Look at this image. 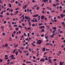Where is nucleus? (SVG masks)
<instances>
[{
  "instance_id": "62",
  "label": "nucleus",
  "mask_w": 65,
  "mask_h": 65,
  "mask_svg": "<svg viewBox=\"0 0 65 65\" xmlns=\"http://www.w3.org/2000/svg\"><path fill=\"white\" fill-rule=\"evenodd\" d=\"M62 12L65 13V9L63 10V11H62Z\"/></svg>"
},
{
  "instance_id": "38",
  "label": "nucleus",
  "mask_w": 65,
  "mask_h": 65,
  "mask_svg": "<svg viewBox=\"0 0 65 65\" xmlns=\"http://www.w3.org/2000/svg\"><path fill=\"white\" fill-rule=\"evenodd\" d=\"M3 61V60L1 59H0V62H2Z\"/></svg>"
},
{
  "instance_id": "46",
  "label": "nucleus",
  "mask_w": 65,
  "mask_h": 65,
  "mask_svg": "<svg viewBox=\"0 0 65 65\" xmlns=\"http://www.w3.org/2000/svg\"><path fill=\"white\" fill-rule=\"evenodd\" d=\"M13 11V9H11L10 11L11 12H12V11Z\"/></svg>"
},
{
  "instance_id": "23",
  "label": "nucleus",
  "mask_w": 65,
  "mask_h": 65,
  "mask_svg": "<svg viewBox=\"0 0 65 65\" xmlns=\"http://www.w3.org/2000/svg\"><path fill=\"white\" fill-rule=\"evenodd\" d=\"M7 46H8V44H5V46L6 47H7Z\"/></svg>"
},
{
  "instance_id": "13",
  "label": "nucleus",
  "mask_w": 65,
  "mask_h": 65,
  "mask_svg": "<svg viewBox=\"0 0 65 65\" xmlns=\"http://www.w3.org/2000/svg\"><path fill=\"white\" fill-rule=\"evenodd\" d=\"M60 65H63V63L62 62L60 61Z\"/></svg>"
},
{
  "instance_id": "55",
  "label": "nucleus",
  "mask_w": 65,
  "mask_h": 65,
  "mask_svg": "<svg viewBox=\"0 0 65 65\" xmlns=\"http://www.w3.org/2000/svg\"><path fill=\"white\" fill-rule=\"evenodd\" d=\"M3 36H5V33H3Z\"/></svg>"
},
{
  "instance_id": "49",
  "label": "nucleus",
  "mask_w": 65,
  "mask_h": 65,
  "mask_svg": "<svg viewBox=\"0 0 65 65\" xmlns=\"http://www.w3.org/2000/svg\"><path fill=\"white\" fill-rule=\"evenodd\" d=\"M49 51V49H46V51Z\"/></svg>"
},
{
  "instance_id": "22",
  "label": "nucleus",
  "mask_w": 65,
  "mask_h": 65,
  "mask_svg": "<svg viewBox=\"0 0 65 65\" xmlns=\"http://www.w3.org/2000/svg\"><path fill=\"white\" fill-rule=\"evenodd\" d=\"M38 21V20L37 19L35 20V22H37Z\"/></svg>"
},
{
  "instance_id": "60",
  "label": "nucleus",
  "mask_w": 65,
  "mask_h": 65,
  "mask_svg": "<svg viewBox=\"0 0 65 65\" xmlns=\"http://www.w3.org/2000/svg\"><path fill=\"white\" fill-rule=\"evenodd\" d=\"M51 16L50 15H49V16H48V18H51Z\"/></svg>"
},
{
  "instance_id": "50",
  "label": "nucleus",
  "mask_w": 65,
  "mask_h": 65,
  "mask_svg": "<svg viewBox=\"0 0 65 65\" xmlns=\"http://www.w3.org/2000/svg\"><path fill=\"white\" fill-rule=\"evenodd\" d=\"M14 27H17V25H14Z\"/></svg>"
},
{
  "instance_id": "18",
  "label": "nucleus",
  "mask_w": 65,
  "mask_h": 65,
  "mask_svg": "<svg viewBox=\"0 0 65 65\" xmlns=\"http://www.w3.org/2000/svg\"><path fill=\"white\" fill-rule=\"evenodd\" d=\"M15 54L17 56V55H18V51L16 52L15 53Z\"/></svg>"
},
{
  "instance_id": "4",
  "label": "nucleus",
  "mask_w": 65,
  "mask_h": 65,
  "mask_svg": "<svg viewBox=\"0 0 65 65\" xmlns=\"http://www.w3.org/2000/svg\"><path fill=\"white\" fill-rule=\"evenodd\" d=\"M38 14H37L36 15H34L33 16V17H38Z\"/></svg>"
},
{
  "instance_id": "56",
  "label": "nucleus",
  "mask_w": 65,
  "mask_h": 65,
  "mask_svg": "<svg viewBox=\"0 0 65 65\" xmlns=\"http://www.w3.org/2000/svg\"><path fill=\"white\" fill-rule=\"evenodd\" d=\"M32 26H33V27H34V26H35V24H32Z\"/></svg>"
},
{
  "instance_id": "25",
  "label": "nucleus",
  "mask_w": 65,
  "mask_h": 65,
  "mask_svg": "<svg viewBox=\"0 0 65 65\" xmlns=\"http://www.w3.org/2000/svg\"><path fill=\"white\" fill-rule=\"evenodd\" d=\"M19 28L18 27H17V28H15V30H16L17 31H18V30H19Z\"/></svg>"
},
{
  "instance_id": "24",
  "label": "nucleus",
  "mask_w": 65,
  "mask_h": 65,
  "mask_svg": "<svg viewBox=\"0 0 65 65\" xmlns=\"http://www.w3.org/2000/svg\"><path fill=\"white\" fill-rule=\"evenodd\" d=\"M46 1H47V2L48 1V0H44V2L45 3Z\"/></svg>"
},
{
  "instance_id": "59",
  "label": "nucleus",
  "mask_w": 65,
  "mask_h": 65,
  "mask_svg": "<svg viewBox=\"0 0 65 65\" xmlns=\"http://www.w3.org/2000/svg\"><path fill=\"white\" fill-rule=\"evenodd\" d=\"M45 60H48V59L47 58H45Z\"/></svg>"
},
{
  "instance_id": "33",
  "label": "nucleus",
  "mask_w": 65,
  "mask_h": 65,
  "mask_svg": "<svg viewBox=\"0 0 65 65\" xmlns=\"http://www.w3.org/2000/svg\"><path fill=\"white\" fill-rule=\"evenodd\" d=\"M29 34H29V33H28V34H27V37L28 38V37H29Z\"/></svg>"
},
{
  "instance_id": "35",
  "label": "nucleus",
  "mask_w": 65,
  "mask_h": 65,
  "mask_svg": "<svg viewBox=\"0 0 65 65\" xmlns=\"http://www.w3.org/2000/svg\"><path fill=\"white\" fill-rule=\"evenodd\" d=\"M11 59H15V58H14V57H11Z\"/></svg>"
},
{
  "instance_id": "37",
  "label": "nucleus",
  "mask_w": 65,
  "mask_h": 65,
  "mask_svg": "<svg viewBox=\"0 0 65 65\" xmlns=\"http://www.w3.org/2000/svg\"><path fill=\"white\" fill-rule=\"evenodd\" d=\"M29 50L30 52H31V51H32V49H30V48H29Z\"/></svg>"
},
{
  "instance_id": "14",
  "label": "nucleus",
  "mask_w": 65,
  "mask_h": 65,
  "mask_svg": "<svg viewBox=\"0 0 65 65\" xmlns=\"http://www.w3.org/2000/svg\"><path fill=\"white\" fill-rule=\"evenodd\" d=\"M8 5L10 7H11V4L10 3L8 4Z\"/></svg>"
},
{
  "instance_id": "54",
  "label": "nucleus",
  "mask_w": 65,
  "mask_h": 65,
  "mask_svg": "<svg viewBox=\"0 0 65 65\" xmlns=\"http://www.w3.org/2000/svg\"><path fill=\"white\" fill-rule=\"evenodd\" d=\"M53 29H56L57 28H56V27H54Z\"/></svg>"
},
{
  "instance_id": "39",
  "label": "nucleus",
  "mask_w": 65,
  "mask_h": 65,
  "mask_svg": "<svg viewBox=\"0 0 65 65\" xmlns=\"http://www.w3.org/2000/svg\"><path fill=\"white\" fill-rule=\"evenodd\" d=\"M47 20V18L46 17H45V21H46Z\"/></svg>"
},
{
  "instance_id": "15",
  "label": "nucleus",
  "mask_w": 65,
  "mask_h": 65,
  "mask_svg": "<svg viewBox=\"0 0 65 65\" xmlns=\"http://www.w3.org/2000/svg\"><path fill=\"white\" fill-rule=\"evenodd\" d=\"M19 46V45L17 44L14 46V47H17V46Z\"/></svg>"
},
{
  "instance_id": "58",
  "label": "nucleus",
  "mask_w": 65,
  "mask_h": 65,
  "mask_svg": "<svg viewBox=\"0 0 65 65\" xmlns=\"http://www.w3.org/2000/svg\"><path fill=\"white\" fill-rule=\"evenodd\" d=\"M63 32V31H60V33H62V32Z\"/></svg>"
},
{
  "instance_id": "2",
  "label": "nucleus",
  "mask_w": 65,
  "mask_h": 65,
  "mask_svg": "<svg viewBox=\"0 0 65 65\" xmlns=\"http://www.w3.org/2000/svg\"><path fill=\"white\" fill-rule=\"evenodd\" d=\"M65 16V15H63V14H62L60 15V17L61 18H63Z\"/></svg>"
},
{
  "instance_id": "12",
  "label": "nucleus",
  "mask_w": 65,
  "mask_h": 65,
  "mask_svg": "<svg viewBox=\"0 0 65 65\" xmlns=\"http://www.w3.org/2000/svg\"><path fill=\"white\" fill-rule=\"evenodd\" d=\"M18 51L19 52H20V53H22V52L21 51L20 49H18Z\"/></svg>"
},
{
  "instance_id": "42",
  "label": "nucleus",
  "mask_w": 65,
  "mask_h": 65,
  "mask_svg": "<svg viewBox=\"0 0 65 65\" xmlns=\"http://www.w3.org/2000/svg\"><path fill=\"white\" fill-rule=\"evenodd\" d=\"M27 11L28 12H29V9H27Z\"/></svg>"
},
{
  "instance_id": "7",
  "label": "nucleus",
  "mask_w": 65,
  "mask_h": 65,
  "mask_svg": "<svg viewBox=\"0 0 65 65\" xmlns=\"http://www.w3.org/2000/svg\"><path fill=\"white\" fill-rule=\"evenodd\" d=\"M27 5H24V6L23 7V9H25V8H26V7H27Z\"/></svg>"
},
{
  "instance_id": "52",
  "label": "nucleus",
  "mask_w": 65,
  "mask_h": 65,
  "mask_svg": "<svg viewBox=\"0 0 65 65\" xmlns=\"http://www.w3.org/2000/svg\"><path fill=\"white\" fill-rule=\"evenodd\" d=\"M50 45L51 46H53V44H52L51 43L50 44Z\"/></svg>"
},
{
  "instance_id": "26",
  "label": "nucleus",
  "mask_w": 65,
  "mask_h": 65,
  "mask_svg": "<svg viewBox=\"0 0 65 65\" xmlns=\"http://www.w3.org/2000/svg\"><path fill=\"white\" fill-rule=\"evenodd\" d=\"M1 29H4V27L3 26H1Z\"/></svg>"
},
{
  "instance_id": "31",
  "label": "nucleus",
  "mask_w": 65,
  "mask_h": 65,
  "mask_svg": "<svg viewBox=\"0 0 65 65\" xmlns=\"http://www.w3.org/2000/svg\"><path fill=\"white\" fill-rule=\"evenodd\" d=\"M53 6H55V7H56V5L55 4H53Z\"/></svg>"
},
{
  "instance_id": "40",
  "label": "nucleus",
  "mask_w": 65,
  "mask_h": 65,
  "mask_svg": "<svg viewBox=\"0 0 65 65\" xmlns=\"http://www.w3.org/2000/svg\"><path fill=\"white\" fill-rule=\"evenodd\" d=\"M39 28L40 29H42V26H40L39 27Z\"/></svg>"
},
{
  "instance_id": "17",
  "label": "nucleus",
  "mask_w": 65,
  "mask_h": 65,
  "mask_svg": "<svg viewBox=\"0 0 65 65\" xmlns=\"http://www.w3.org/2000/svg\"><path fill=\"white\" fill-rule=\"evenodd\" d=\"M26 63H32V62L31 61H27L26 62Z\"/></svg>"
},
{
  "instance_id": "21",
  "label": "nucleus",
  "mask_w": 65,
  "mask_h": 65,
  "mask_svg": "<svg viewBox=\"0 0 65 65\" xmlns=\"http://www.w3.org/2000/svg\"><path fill=\"white\" fill-rule=\"evenodd\" d=\"M42 31V32H44V29H42V30L40 31V32Z\"/></svg>"
},
{
  "instance_id": "19",
  "label": "nucleus",
  "mask_w": 65,
  "mask_h": 65,
  "mask_svg": "<svg viewBox=\"0 0 65 65\" xmlns=\"http://www.w3.org/2000/svg\"><path fill=\"white\" fill-rule=\"evenodd\" d=\"M36 9L37 10H39V7H37V8Z\"/></svg>"
},
{
  "instance_id": "45",
  "label": "nucleus",
  "mask_w": 65,
  "mask_h": 65,
  "mask_svg": "<svg viewBox=\"0 0 65 65\" xmlns=\"http://www.w3.org/2000/svg\"><path fill=\"white\" fill-rule=\"evenodd\" d=\"M11 56L12 57H14V55H12Z\"/></svg>"
},
{
  "instance_id": "57",
  "label": "nucleus",
  "mask_w": 65,
  "mask_h": 65,
  "mask_svg": "<svg viewBox=\"0 0 65 65\" xmlns=\"http://www.w3.org/2000/svg\"><path fill=\"white\" fill-rule=\"evenodd\" d=\"M29 55V53H27L26 54V56H28Z\"/></svg>"
},
{
  "instance_id": "8",
  "label": "nucleus",
  "mask_w": 65,
  "mask_h": 65,
  "mask_svg": "<svg viewBox=\"0 0 65 65\" xmlns=\"http://www.w3.org/2000/svg\"><path fill=\"white\" fill-rule=\"evenodd\" d=\"M29 18V17H27V16H25V19H26V20H28V19Z\"/></svg>"
},
{
  "instance_id": "32",
  "label": "nucleus",
  "mask_w": 65,
  "mask_h": 65,
  "mask_svg": "<svg viewBox=\"0 0 65 65\" xmlns=\"http://www.w3.org/2000/svg\"><path fill=\"white\" fill-rule=\"evenodd\" d=\"M32 21L33 22H35V20H31V22H32Z\"/></svg>"
},
{
  "instance_id": "20",
  "label": "nucleus",
  "mask_w": 65,
  "mask_h": 65,
  "mask_svg": "<svg viewBox=\"0 0 65 65\" xmlns=\"http://www.w3.org/2000/svg\"><path fill=\"white\" fill-rule=\"evenodd\" d=\"M52 57H49L48 58V60H50V59H52Z\"/></svg>"
},
{
  "instance_id": "1",
  "label": "nucleus",
  "mask_w": 65,
  "mask_h": 65,
  "mask_svg": "<svg viewBox=\"0 0 65 65\" xmlns=\"http://www.w3.org/2000/svg\"><path fill=\"white\" fill-rule=\"evenodd\" d=\"M42 42V41L41 40H38L37 42V44H41V43Z\"/></svg>"
},
{
  "instance_id": "27",
  "label": "nucleus",
  "mask_w": 65,
  "mask_h": 65,
  "mask_svg": "<svg viewBox=\"0 0 65 65\" xmlns=\"http://www.w3.org/2000/svg\"><path fill=\"white\" fill-rule=\"evenodd\" d=\"M20 48L21 49V50H24V48L23 47H21Z\"/></svg>"
},
{
  "instance_id": "9",
  "label": "nucleus",
  "mask_w": 65,
  "mask_h": 65,
  "mask_svg": "<svg viewBox=\"0 0 65 65\" xmlns=\"http://www.w3.org/2000/svg\"><path fill=\"white\" fill-rule=\"evenodd\" d=\"M62 25H63V27H65V24L64 23V22H63L62 23Z\"/></svg>"
},
{
  "instance_id": "29",
  "label": "nucleus",
  "mask_w": 65,
  "mask_h": 65,
  "mask_svg": "<svg viewBox=\"0 0 65 65\" xmlns=\"http://www.w3.org/2000/svg\"><path fill=\"white\" fill-rule=\"evenodd\" d=\"M49 3H52V1L51 0L49 1Z\"/></svg>"
},
{
  "instance_id": "61",
  "label": "nucleus",
  "mask_w": 65,
  "mask_h": 65,
  "mask_svg": "<svg viewBox=\"0 0 65 65\" xmlns=\"http://www.w3.org/2000/svg\"><path fill=\"white\" fill-rule=\"evenodd\" d=\"M37 36H39V34L37 33Z\"/></svg>"
},
{
  "instance_id": "28",
  "label": "nucleus",
  "mask_w": 65,
  "mask_h": 65,
  "mask_svg": "<svg viewBox=\"0 0 65 65\" xmlns=\"http://www.w3.org/2000/svg\"><path fill=\"white\" fill-rule=\"evenodd\" d=\"M42 25V23H39V26H41V25Z\"/></svg>"
},
{
  "instance_id": "53",
  "label": "nucleus",
  "mask_w": 65,
  "mask_h": 65,
  "mask_svg": "<svg viewBox=\"0 0 65 65\" xmlns=\"http://www.w3.org/2000/svg\"><path fill=\"white\" fill-rule=\"evenodd\" d=\"M44 6V4H43L41 5V6Z\"/></svg>"
},
{
  "instance_id": "3",
  "label": "nucleus",
  "mask_w": 65,
  "mask_h": 65,
  "mask_svg": "<svg viewBox=\"0 0 65 65\" xmlns=\"http://www.w3.org/2000/svg\"><path fill=\"white\" fill-rule=\"evenodd\" d=\"M44 17H45V16L44 15H42L41 17V19H43Z\"/></svg>"
},
{
  "instance_id": "47",
  "label": "nucleus",
  "mask_w": 65,
  "mask_h": 65,
  "mask_svg": "<svg viewBox=\"0 0 65 65\" xmlns=\"http://www.w3.org/2000/svg\"><path fill=\"white\" fill-rule=\"evenodd\" d=\"M58 18L59 19L60 18V17L59 16H58Z\"/></svg>"
},
{
  "instance_id": "34",
  "label": "nucleus",
  "mask_w": 65,
  "mask_h": 65,
  "mask_svg": "<svg viewBox=\"0 0 65 65\" xmlns=\"http://www.w3.org/2000/svg\"><path fill=\"white\" fill-rule=\"evenodd\" d=\"M31 28H30V27H29L27 29V30H30L31 29Z\"/></svg>"
},
{
  "instance_id": "6",
  "label": "nucleus",
  "mask_w": 65,
  "mask_h": 65,
  "mask_svg": "<svg viewBox=\"0 0 65 65\" xmlns=\"http://www.w3.org/2000/svg\"><path fill=\"white\" fill-rule=\"evenodd\" d=\"M48 60L49 63H52V60L51 59H48Z\"/></svg>"
},
{
  "instance_id": "41",
  "label": "nucleus",
  "mask_w": 65,
  "mask_h": 65,
  "mask_svg": "<svg viewBox=\"0 0 65 65\" xmlns=\"http://www.w3.org/2000/svg\"><path fill=\"white\" fill-rule=\"evenodd\" d=\"M16 13H17L19 12V11H16L15 12Z\"/></svg>"
},
{
  "instance_id": "44",
  "label": "nucleus",
  "mask_w": 65,
  "mask_h": 65,
  "mask_svg": "<svg viewBox=\"0 0 65 65\" xmlns=\"http://www.w3.org/2000/svg\"><path fill=\"white\" fill-rule=\"evenodd\" d=\"M24 53H28V51H26L24 52Z\"/></svg>"
},
{
  "instance_id": "51",
  "label": "nucleus",
  "mask_w": 65,
  "mask_h": 65,
  "mask_svg": "<svg viewBox=\"0 0 65 65\" xmlns=\"http://www.w3.org/2000/svg\"><path fill=\"white\" fill-rule=\"evenodd\" d=\"M44 24L45 25H47V23H45Z\"/></svg>"
},
{
  "instance_id": "63",
  "label": "nucleus",
  "mask_w": 65,
  "mask_h": 65,
  "mask_svg": "<svg viewBox=\"0 0 65 65\" xmlns=\"http://www.w3.org/2000/svg\"><path fill=\"white\" fill-rule=\"evenodd\" d=\"M50 44V43H47L46 44V45H49Z\"/></svg>"
},
{
  "instance_id": "36",
  "label": "nucleus",
  "mask_w": 65,
  "mask_h": 65,
  "mask_svg": "<svg viewBox=\"0 0 65 65\" xmlns=\"http://www.w3.org/2000/svg\"><path fill=\"white\" fill-rule=\"evenodd\" d=\"M25 29H26V31H28L27 29V27H25Z\"/></svg>"
},
{
  "instance_id": "43",
  "label": "nucleus",
  "mask_w": 65,
  "mask_h": 65,
  "mask_svg": "<svg viewBox=\"0 0 65 65\" xmlns=\"http://www.w3.org/2000/svg\"><path fill=\"white\" fill-rule=\"evenodd\" d=\"M57 60V59H54L53 60L54 61H56V60Z\"/></svg>"
},
{
  "instance_id": "48",
  "label": "nucleus",
  "mask_w": 65,
  "mask_h": 65,
  "mask_svg": "<svg viewBox=\"0 0 65 65\" xmlns=\"http://www.w3.org/2000/svg\"><path fill=\"white\" fill-rule=\"evenodd\" d=\"M54 22H57V20L55 19L54 20Z\"/></svg>"
},
{
  "instance_id": "16",
  "label": "nucleus",
  "mask_w": 65,
  "mask_h": 65,
  "mask_svg": "<svg viewBox=\"0 0 65 65\" xmlns=\"http://www.w3.org/2000/svg\"><path fill=\"white\" fill-rule=\"evenodd\" d=\"M42 51H43V52H44L45 51V49L44 48H43L42 49Z\"/></svg>"
},
{
  "instance_id": "64",
  "label": "nucleus",
  "mask_w": 65,
  "mask_h": 65,
  "mask_svg": "<svg viewBox=\"0 0 65 65\" xmlns=\"http://www.w3.org/2000/svg\"><path fill=\"white\" fill-rule=\"evenodd\" d=\"M2 47H5V46L4 45H3Z\"/></svg>"
},
{
  "instance_id": "10",
  "label": "nucleus",
  "mask_w": 65,
  "mask_h": 65,
  "mask_svg": "<svg viewBox=\"0 0 65 65\" xmlns=\"http://www.w3.org/2000/svg\"><path fill=\"white\" fill-rule=\"evenodd\" d=\"M28 24H29V26H31V22H30V21H29L28 22Z\"/></svg>"
},
{
  "instance_id": "11",
  "label": "nucleus",
  "mask_w": 65,
  "mask_h": 65,
  "mask_svg": "<svg viewBox=\"0 0 65 65\" xmlns=\"http://www.w3.org/2000/svg\"><path fill=\"white\" fill-rule=\"evenodd\" d=\"M17 49H15L13 51V53H14L15 52V51H17Z\"/></svg>"
},
{
  "instance_id": "5",
  "label": "nucleus",
  "mask_w": 65,
  "mask_h": 65,
  "mask_svg": "<svg viewBox=\"0 0 65 65\" xmlns=\"http://www.w3.org/2000/svg\"><path fill=\"white\" fill-rule=\"evenodd\" d=\"M44 60H45L44 59H41L40 60V61H41V62H44Z\"/></svg>"
},
{
  "instance_id": "30",
  "label": "nucleus",
  "mask_w": 65,
  "mask_h": 65,
  "mask_svg": "<svg viewBox=\"0 0 65 65\" xmlns=\"http://www.w3.org/2000/svg\"><path fill=\"white\" fill-rule=\"evenodd\" d=\"M54 36L52 35H51V38H53V37H54Z\"/></svg>"
}]
</instances>
